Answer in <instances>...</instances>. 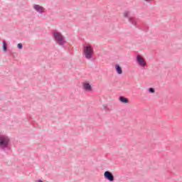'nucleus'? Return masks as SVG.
<instances>
[{
  "mask_svg": "<svg viewBox=\"0 0 182 182\" xmlns=\"http://www.w3.org/2000/svg\"><path fill=\"white\" fill-rule=\"evenodd\" d=\"M53 36L54 38V41L60 46H63V45L66 43V40H65V37H63L62 33L59 32H54Z\"/></svg>",
  "mask_w": 182,
  "mask_h": 182,
  "instance_id": "1",
  "label": "nucleus"
},
{
  "mask_svg": "<svg viewBox=\"0 0 182 182\" xmlns=\"http://www.w3.org/2000/svg\"><path fill=\"white\" fill-rule=\"evenodd\" d=\"M83 53L85 59H92L93 58V48L87 44L84 46Z\"/></svg>",
  "mask_w": 182,
  "mask_h": 182,
  "instance_id": "2",
  "label": "nucleus"
},
{
  "mask_svg": "<svg viewBox=\"0 0 182 182\" xmlns=\"http://www.w3.org/2000/svg\"><path fill=\"white\" fill-rule=\"evenodd\" d=\"M9 144V138L5 135L0 136V147L1 149H6Z\"/></svg>",
  "mask_w": 182,
  "mask_h": 182,
  "instance_id": "3",
  "label": "nucleus"
},
{
  "mask_svg": "<svg viewBox=\"0 0 182 182\" xmlns=\"http://www.w3.org/2000/svg\"><path fill=\"white\" fill-rule=\"evenodd\" d=\"M104 177L109 181H114V176H113V173L109 171H106L104 173Z\"/></svg>",
  "mask_w": 182,
  "mask_h": 182,
  "instance_id": "4",
  "label": "nucleus"
},
{
  "mask_svg": "<svg viewBox=\"0 0 182 182\" xmlns=\"http://www.w3.org/2000/svg\"><path fill=\"white\" fill-rule=\"evenodd\" d=\"M136 62L139 66H141L142 68H144V66L146 65L144 58H143V57H141L140 55H136Z\"/></svg>",
  "mask_w": 182,
  "mask_h": 182,
  "instance_id": "5",
  "label": "nucleus"
},
{
  "mask_svg": "<svg viewBox=\"0 0 182 182\" xmlns=\"http://www.w3.org/2000/svg\"><path fill=\"white\" fill-rule=\"evenodd\" d=\"M33 9L39 14H43V12H45V8L38 4H35Z\"/></svg>",
  "mask_w": 182,
  "mask_h": 182,
  "instance_id": "6",
  "label": "nucleus"
},
{
  "mask_svg": "<svg viewBox=\"0 0 182 182\" xmlns=\"http://www.w3.org/2000/svg\"><path fill=\"white\" fill-rule=\"evenodd\" d=\"M83 87H84L85 90H88V92L92 91V85H90V84H89V82H85L83 84Z\"/></svg>",
  "mask_w": 182,
  "mask_h": 182,
  "instance_id": "7",
  "label": "nucleus"
},
{
  "mask_svg": "<svg viewBox=\"0 0 182 182\" xmlns=\"http://www.w3.org/2000/svg\"><path fill=\"white\" fill-rule=\"evenodd\" d=\"M137 19L133 17L129 18V22L130 23H132V25H134V26H136V28H137Z\"/></svg>",
  "mask_w": 182,
  "mask_h": 182,
  "instance_id": "8",
  "label": "nucleus"
},
{
  "mask_svg": "<svg viewBox=\"0 0 182 182\" xmlns=\"http://www.w3.org/2000/svg\"><path fill=\"white\" fill-rule=\"evenodd\" d=\"M116 72L118 73V75H122L123 73V70H122V67L119 65V64H117L115 65Z\"/></svg>",
  "mask_w": 182,
  "mask_h": 182,
  "instance_id": "9",
  "label": "nucleus"
},
{
  "mask_svg": "<svg viewBox=\"0 0 182 182\" xmlns=\"http://www.w3.org/2000/svg\"><path fill=\"white\" fill-rule=\"evenodd\" d=\"M119 102L126 105V104L129 103V99H127V97H124L123 96H120L119 97Z\"/></svg>",
  "mask_w": 182,
  "mask_h": 182,
  "instance_id": "10",
  "label": "nucleus"
},
{
  "mask_svg": "<svg viewBox=\"0 0 182 182\" xmlns=\"http://www.w3.org/2000/svg\"><path fill=\"white\" fill-rule=\"evenodd\" d=\"M3 50L4 52L8 51V46L6 45V41H3Z\"/></svg>",
  "mask_w": 182,
  "mask_h": 182,
  "instance_id": "11",
  "label": "nucleus"
},
{
  "mask_svg": "<svg viewBox=\"0 0 182 182\" xmlns=\"http://www.w3.org/2000/svg\"><path fill=\"white\" fill-rule=\"evenodd\" d=\"M141 29H142V31H144L145 32H147V31H149V27H147V26L144 25L141 26Z\"/></svg>",
  "mask_w": 182,
  "mask_h": 182,
  "instance_id": "12",
  "label": "nucleus"
},
{
  "mask_svg": "<svg viewBox=\"0 0 182 182\" xmlns=\"http://www.w3.org/2000/svg\"><path fill=\"white\" fill-rule=\"evenodd\" d=\"M124 18H128L129 17V11H125L124 13Z\"/></svg>",
  "mask_w": 182,
  "mask_h": 182,
  "instance_id": "13",
  "label": "nucleus"
},
{
  "mask_svg": "<svg viewBox=\"0 0 182 182\" xmlns=\"http://www.w3.org/2000/svg\"><path fill=\"white\" fill-rule=\"evenodd\" d=\"M149 93H154V88L150 87V88L149 89Z\"/></svg>",
  "mask_w": 182,
  "mask_h": 182,
  "instance_id": "14",
  "label": "nucleus"
},
{
  "mask_svg": "<svg viewBox=\"0 0 182 182\" xmlns=\"http://www.w3.org/2000/svg\"><path fill=\"white\" fill-rule=\"evenodd\" d=\"M17 48H18V49H22V48H23V46H22V43H18L17 45Z\"/></svg>",
  "mask_w": 182,
  "mask_h": 182,
  "instance_id": "15",
  "label": "nucleus"
},
{
  "mask_svg": "<svg viewBox=\"0 0 182 182\" xmlns=\"http://www.w3.org/2000/svg\"><path fill=\"white\" fill-rule=\"evenodd\" d=\"M104 109H105V110L106 112H107V109H112V107H110V108H109V107H107V106H104Z\"/></svg>",
  "mask_w": 182,
  "mask_h": 182,
  "instance_id": "16",
  "label": "nucleus"
},
{
  "mask_svg": "<svg viewBox=\"0 0 182 182\" xmlns=\"http://www.w3.org/2000/svg\"><path fill=\"white\" fill-rule=\"evenodd\" d=\"M146 2H151V0H144Z\"/></svg>",
  "mask_w": 182,
  "mask_h": 182,
  "instance_id": "17",
  "label": "nucleus"
}]
</instances>
